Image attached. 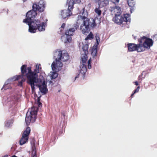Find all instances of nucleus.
<instances>
[{"label":"nucleus","mask_w":157,"mask_h":157,"mask_svg":"<svg viewBox=\"0 0 157 157\" xmlns=\"http://www.w3.org/2000/svg\"><path fill=\"white\" fill-rule=\"evenodd\" d=\"M39 88L40 92L44 94H46L48 91L46 83L44 80L42 84L41 85H37Z\"/></svg>","instance_id":"nucleus-17"},{"label":"nucleus","mask_w":157,"mask_h":157,"mask_svg":"<svg viewBox=\"0 0 157 157\" xmlns=\"http://www.w3.org/2000/svg\"><path fill=\"white\" fill-rule=\"evenodd\" d=\"M135 93H134V92H133L131 94V97H133V95H134V94H135Z\"/></svg>","instance_id":"nucleus-41"},{"label":"nucleus","mask_w":157,"mask_h":157,"mask_svg":"<svg viewBox=\"0 0 157 157\" xmlns=\"http://www.w3.org/2000/svg\"><path fill=\"white\" fill-rule=\"evenodd\" d=\"M101 8V7L99 6L98 7L96 8L94 10L95 13L97 14L98 16H100L101 14V10L100 9Z\"/></svg>","instance_id":"nucleus-21"},{"label":"nucleus","mask_w":157,"mask_h":157,"mask_svg":"<svg viewBox=\"0 0 157 157\" xmlns=\"http://www.w3.org/2000/svg\"><path fill=\"white\" fill-rule=\"evenodd\" d=\"M37 104L38 105L39 107H42V104L41 102H37Z\"/></svg>","instance_id":"nucleus-35"},{"label":"nucleus","mask_w":157,"mask_h":157,"mask_svg":"<svg viewBox=\"0 0 157 157\" xmlns=\"http://www.w3.org/2000/svg\"><path fill=\"white\" fill-rule=\"evenodd\" d=\"M95 39H100L99 35L98 33H96L95 34Z\"/></svg>","instance_id":"nucleus-28"},{"label":"nucleus","mask_w":157,"mask_h":157,"mask_svg":"<svg viewBox=\"0 0 157 157\" xmlns=\"http://www.w3.org/2000/svg\"><path fill=\"white\" fill-rule=\"evenodd\" d=\"M96 42L94 44L91 49V55L93 57L97 56L98 46L99 44L100 40H96Z\"/></svg>","instance_id":"nucleus-16"},{"label":"nucleus","mask_w":157,"mask_h":157,"mask_svg":"<svg viewBox=\"0 0 157 157\" xmlns=\"http://www.w3.org/2000/svg\"><path fill=\"white\" fill-rule=\"evenodd\" d=\"M56 63L55 62H53L51 65V67L52 68V69L53 70H56L57 68L56 67H59L58 66H57L56 64Z\"/></svg>","instance_id":"nucleus-22"},{"label":"nucleus","mask_w":157,"mask_h":157,"mask_svg":"<svg viewBox=\"0 0 157 157\" xmlns=\"http://www.w3.org/2000/svg\"><path fill=\"white\" fill-rule=\"evenodd\" d=\"M41 69V65L40 64H39L38 65H37L36 67V69L35 70V72H34L35 73H36V75H35L36 78V75H37V73H39L40 72V70Z\"/></svg>","instance_id":"nucleus-20"},{"label":"nucleus","mask_w":157,"mask_h":157,"mask_svg":"<svg viewBox=\"0 0 157 157\" xmlns=\"http://www.w3.org/2000/svg\"><path fill=\"white\" fill-rule=\"evenodd\" d=\"M141 40H140L139 41L141 52L150 49L153 44V40H145L143 43H142Z\"/></svg>","instance_id":"nucleus-8"},{"label":"nucleus","mask_w":157,"mask_h":157,"mask_svg":"<svg viewBox=\"0 0 157 157\" xmlns=\"http://www.w3.org/2000/svg\"><path fill=\"white\" fill-rule=\"evenodd\" d=\"M71 40H67V41L65 42L66 43H67L68 42H70L71 41Z\"/></svg>","instance_id":"nucleus-40"},{"label":"nucleus","mask_w":157,"mask_h":157,"mask_svg":"<svg viewBox=\"0 0 157 157\" xmlns=\"http://www.w3.org/2000/svg\"><path fill=\"white\" fill-rule=\"evenodd\" d=\"M141 39H150L149 38H148L145 36H143L141 38Z\"/></svg>","instance_id":"nucleus-31"},{"label":"nucleus","mask_w":157,"mask_h":157,"mask_svg":"<svg viewBox=\"0 0 157 157\" xmlns=\"http://www.w3.org/2000/svg\"><path fill=\"white\" fill-rule=\"evenodd\" d=\"M91 63H88V68L89 69H90L91 68Z\"/></svg>","instance_id":"nucleus-34"},{"label":"nucleus","mask_w":157,"mask_h":157,"mask_svg":"<svg viewBox=\"0 0 157 157\" xmlns=\"http://www.w3.org/2000/svg\"><path fill=\"white\" fill-rule=\"evenodd\" d=\"M139 43L137 44L129 43L127 44L128 51L130 52L136 51L138 52H141Z\"/></svg>","instance_id":"nucleus-14"},{"label":"nucleus","mask_w":157,"mask_h":157,"mask_svg":"<svg viewBox=\"0 0 157 157\" xmlns=\"http://www.w3.org/2000/svg\"><path fill=\"white\" fill-rule=\"evenodd\" d=\"M11 123H12V121L11 120L6 121L5 122V126L7 127H9Z\"/></svg>","instance_id":"nucleus-26"},{"label":"nucleus","mask_w":157,"mask_h":157,"mask_svg":"<svg viewBox=\"0 0 157 157\" xmlns=\"http://www.w3.org/2000/svg\"><path fill=\"white\" fill-rule=\"evenodd\" d=\"M88 47V45L87 44L83 45L82 49L83 53H82L81 56V60L82 63H85L87 59Z\"/></svg>","instance_id":"nucleus-13"},{"label":"nucleus","mask_w":157,"mask_h":157,"mask_svg":"<svg viewBox=\"0 0 157 157\" xmlns=\"http://www.w3.org/2000/svg\"><path fill=\"white\" fill-rule=\"evenodd\" d=\"M108 4V0H99L98 2L99 6L101 8L106 6Z\"/></svg>","instance_id":"nucleus-19"},{"label":"nucleus","mask_w":157,"mask_h":157,"mask_svg":"<svg viewBox=\"0 0 157 157\" xmlns=\"http://www.w3.org/2000/svg\"><path fill=\"white\" fill-rule=\"evenodd\" d=\"M140 87L139 86H138L137 87V88L136 89H135L134 91H133V92H134V93H137V92H138L139 90H140Z\"/></svg>","instance_id":"nucleus-29"},{"label":"nucleus","mask_w":157,"mask_h":157,"mask_svg":"<svg viewBox=\"0 0 157 157\" xmlns=\"http://www.w3.org/2000/svg\"><path fill=\"white\" fill-rule=\"evenodd\" d=\"M111 11L113 12L115 14V15H121L122 13L121 7L117 6L111 7Z\"/></svg>","instance_id":"nucleus-18"},{"label":"nucleus","mask_w":157,"mask_h":157,"mask_svg":"<svg viewBox=\"0 0 157 157\" xmlns=\"http://www.w3.org/2000/svg\"><path fill=\"white\" fill-rule=\"evenodd\" d=\"M74 2V3L75 2V3H78L81 2V0H74V1L73 0Z\"/></svg>","instance_id":"nucleus-32"},{"label":"nucleus","mask_w":157,"mask_h":157,"mask_svg":"<svg viewBox=\"0 0 157 157\" xmlns=\"http://www.w3.org/2000/svg\"><path fill=\"white\" fill-rule=\"evenodd\" d=\"M68 53H62V51L60 49L56 50L54 53V58L56 62L57 66L62 67L63 64L61 62L67 61L69 59Z\"/></svg>","instance_id":"nucleus-3"},{"label":"nucleus","mask_w":157,"mask_h":157,"mask_svg":"<svg viewBox=\"0 0 157 157\" xmlns=\"http://www.w3.org/2000/svg\"><path fill=\"white\" fill-rule=\"evenodd\" d=\"M58 76V73L56 72H53L51 75V79H55Z\"/></svg>","instance_id":"nucleus-25"},{"label":"nucleus","mask_w":157,"mask_h":157,"mask_svg":"<svg viewBox=\"0 0 157 157\" xmlns=\"http://www.w3.org/2000/svg\"><path fill=\"white\" fill-rule=\"evenodd\" d=\"M94 35L91 32H90L89 34L87 36L85 39H93L94 38Z\"/></svg>","instance_id":"nucleus-24"},{"label":"nucleus","mask_w":157,"mask_h":157,"mask_svg":"<svg viewBox=\"0 0 157 157\" xmlns=\"http://www.w3.org/2000/svg\"><path fill=\"white\" fill-rule=\"evenodd\" d=\"M74 4L73 0H70L68 3V9L62 10L61 12V15L62 18L64 19L70 17L72 14V11Z\"/></svg>","instance_id":"nucleus-7"},{"label":"nucleus","mask_w":157,"mask_h":157,"mask_svg":"<svg viewBox=\"0 0 157 157\" xmlns=\"http://www.w3.org/2000/svg\"><path fill=\"white\" fill-rule=\"evenodd\" d=\"M30 128L27 127L24 131L22 134V136L19 141L20 144L22 145L28 141L29 136L30 132Z\"/></svg>","instance_id":"nucleus-10"},{"label":"nucleus","mask_w":157,"mask_h":157,"mask_svg":"<svg viewBox=\"0 0 157 157\" xmlns=\"http://www.w3.org/2000/svg\"><path fill=\"white\" fill-rule=\"evenodd\" d=\"M80 71L79 72V73L78 74V75L77 76L75 77V80L78 77V76L79 75H81L82 78H84L86 73L87 71L86 67V65H85L83 64L82 66L80 67Z\"/></svg>","instance_id":"nucleus-15"},{"label":"nucleus","mask_w":157,"mask_h":157,"mask_svg":"<svg viewBox=\"0 0 157 157\" xmlns=\"http://www.w3.org/2000/svg\"><path fill=\"white\" fill-rule=\"evenodd\" d=\"M29 26V31L32 33L36 32V30L39 31H44L45 29L44 23H41L39 20H35L28 23Z\"/></svg>","instance_id":"nucleus-4"},{"label":"nucleus","mask_w":157,"mask_h":157,"mask_svg":"<svg viewBox=\"0 0 157 157\" xmlns=\"http://www.w3.org/2000/svg\"><path fill=\"white\" fill-rule=\"evenodd\" d=\"M88 63H91V59H90L88 61Z\"/></svg>","instance_id":"nucleus-39"},{"label":"nucleus","mask_w":157,"mask_h":157,"mask_svg":"<svg viewBox=\"0 0 157 157\" xmlns=\"http://www.w3.org/2000/svg\"><path fill=\"white\" fill-rule=\"evenodd\" d=\"M130 15L129 14L126 13L122 15H116L113 18V20L116 24L121 25L122 24L125 25L128 22L130 23Z\"/></svg>","instance_id":"nucleus-5"},{"label":"nucleus","mask_w":157,"mask_h":157,"mask_svg":"<svg viewBox=\"0 0 157 157\" xmlns=\"http://www.w3.org/2000/svg\"><path fill=\"white\" fill-rule=\"evenodd\" d=\"M65 23H63L62 24V25L61 27V28L64 29L65 28Z\"/></svg>","instance_id":"nucleus-33"},{"label":"nucleus","mask_w":157,"mask_h":157,"mask_svg":"<svg viewBox=\"0 0 157 157\" xmlns=\"http://www.w3.org/2000/svg\"><path fill=\"white\" fill-rule=\"evenodd\" d=\"M79 26L77 22L73 25L72 27L66 30L65 34L66 39H71V36L74 34L75 31L77 30Z\"/></svg>","instance_id":"nucleus-9"},{"label":"nucleus","mask_w":157,"mask_h":157,"mask_svg":"<svg viewBox=\"0 0 157 157\" xmlns=\"http://www.w3.org/2000/svg\"><path fill=\"white\" fill-rule=\"evenodd\" d=\"M84 8H83L82 11L80 12V18L83 20V24L80 26V30L84 34L86 35L90 31V28H93L96 26L95 21L93 18L88 19L87 17L88 13L86 11H85Z\"/></svg>","instance_id":"nucleus-2"},{"label":"nucleus","mask_w":157,"mask_h":157,"mask_svg":"<svg viewBox=\"0 0 157 157\" xmlns=\"http://www.w3.org/2000/svg\"><path fill=\"white\" fill-rule=\"evenodd\" d=\"M45 7V3L43 0H40L38 3H35L33 5V9L35 11H38L40 12L44 11Z\"/></svg>","instance_id":"nucleus-11"},{"label":"nucleus","mask_w":157,"mask_h":157,"mask_svg":"<svg viewBox=\"0 0 157 157\" xmlns=\"http://www.w3.org/2000/svg\"><path fill=\"white\" fill-rule=\"evenodd\" d=\"M27 0H23V2H25Z\"/></svg>","instance_id":"nucleus-43"},{"label":"nucleus","mask_w":157,"mask_h":157,"mask_svg":"<svg viewBox=\"0 0 157 157\" xmlns=\"http://www.w3.org/2000/svg\"><path fill=\"white\" fill-rule=\"evenodd\" d=\"M153 38L154 39H156L157 38V34H155L153 36Z\"/></svg>","instance_id":"nucleus-36"},{"label":"nucleus","mask_w":157,"mask_h":157,"mask_svg":"<svg viewBox=\"0 0 157 157\" xmlns=\"http://www.w3.org/2000/svg\"><path fill=\"white\" fill-rule=\"evenodd\" d=\"M32 157H36V152L35 151H33L31 154Z\"/></svg>","instance_id":"nucleus-27"},{"label":"nucleus","mask_w":157,"mask_h":157,"mask_svg":"<svg viewBox=\"0 0 157 157\" xmlns=\"http://www.w3.org/2000/svg\"><path fill=\"white\" fill-rule=\"evenodd\" d=\"M37 15V13L35 10L33 9L27 12L26 14V18L24 19L23 22L25 23H28L35 18Z\"/></svg>","instance_id":"nucleus-12"},{"label":"nucleus","mask_w":157,"mask_h":157,"mask_svg":"<svg viewBox=\"0 0 157 157\" xmlns=\"http://www.w3.org/2000/svg\"><path fill=\"white\" fill-rule=\"evenodd\" d=\"M37 113V108L34 107H32L30 110H29L27 113L25 118V121L27 125L30 123L34 122L36 121Z\"/></svg>","instance_id":"nucleus-6"},{"label":"nucleus","mask_w":157,"mask_h":157,"mask_svg":"<svg viewBox=\"0 0 157 157\" xmlns=\"http://www.w3.org/2000/svg\"><path fill=\"white\" fill-rule=\"evenodd\" d=\"M135 83V85L136 86H138V83L137 81H136L134 82Z\"/></svg>","instance_id":"nucleus-38"},{"label":"nucleus","mask_w":157,"mask_h":157,"mask_svg":"<svg viewBox=\"0 0 157 157\" xmlns=\"http://www.w3.org/2000/svg\"><path fill=\"white\" fill-rule=\"evenodd\" d=\"M128 3L129 6L131 7L134 6L135 5V2L133 0H128Z\"/></svg>","instance_id":"nucleus-23"},{"label":"nucleus","mask_w":157,"mask_h":157,"mask_svg":"<svg viewBox=\"0 0 157 157\" xmlns=\"http://www.w3.org/2000/svg\"><path fill=\"white\" fill-rule=\"evenodd\" d=\"M21 69V75L14 76V80H18L21 79V80L18 82V86L22 87L23 82H25L26 79L24 77L25 76L27 79V83L31 86L32 91H34L35 90L34 83H37L35 76L36 73L33 72L31 70V67H27L26 64L22 65Z\"/></svg>","instance_id":"nucleus-1"},{"label":"nucleus","mask_w":157,"mask_h":157,"mask_svg":"<svg viewBox=\"0 0 157 157\" xmlns=\"http://www.w3.org/2000/svg\"><path fill=\"white\" fill-rule=\"evenodd\" d=\"M8 155H4L3 157H7Z\"/></svg>","instance_id":"nucleus-42"},{"label":"nucleus","mask_w":157,"mask_h":157,"mask_svg":"<svg viewBox=\"0 0 157 157\" xmlns=\"http://www.w3.org/2000/svg\"><path fill=\"white\" fill-rule=\"evenodd\" d=\"M63 38V36L62 37V39Z\"/></svg>","instance_id":"nucleus-45"},{"label":"nucleus","mask_w":157,"mask_h":157,"mask_svg":"<svg viewBox=\"0 0 157 157\" xmlns=\"http://www.w3.org/2000/svg\"><path fill=\"white\" fill-rule=\"evenodd\" d=\"M111 2L114 3L116 4L119 2V0H110Z\"/></svg>","instance_id":"nucleus-30"},{"label":"nucleus","mask_w":157,"mask_h":157,"mask_svg":"<svg viewBox=\"0 0 157 157\" xmlns=\"http://www.w3.org/2000/svg\"><path fill=\"white\" fill-rule=\"evenodd\" d=\"M140 76H139V78H140Z\"/></svg>","instance_id":"nucleus-44"},{"label":"nucleus","mask_w":157,"mask_h":157,"mask_svg":"<svg viewBox=\"0 0 157 157\" xmlns=\"http://www.w3.org/2000/svg\"><path fill=\"white\" fill-rule=\"evenodd\" d=\"M40 98L39 97L37 99V102H40Z\"/></svg>","instance_id":"nucleus-37"}]
</instances>
